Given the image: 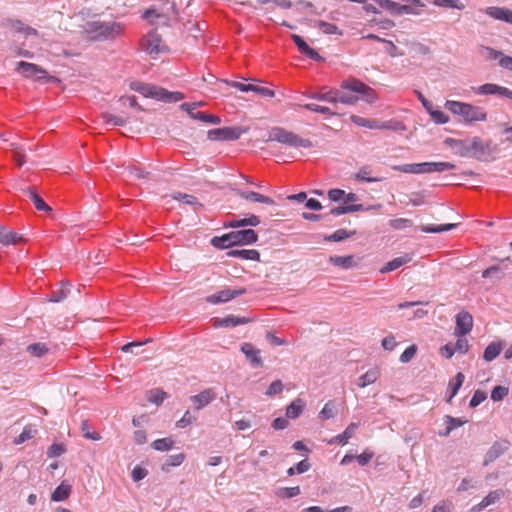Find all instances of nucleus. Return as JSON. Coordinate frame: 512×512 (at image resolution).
<instances>
[{
    "mask_svg": "<svg viewBox=\"0 0 512 512\" xmlns=\"http://www.w3.org/2000/svg\"><path fill=\"white\" fill-rule=\"evenodd\" d=\"M130 88L146 98H152L166 103L178 102L184 98V94L181 92H170L165 88L140 81L132 82Z\"/></svg>",
    "mask_w": 512,
    "mask_h": 512,
    "instance_id": "1",
    "label": "nucleus"
},
{
    "mask_svg": "<svg viewBox=\"0 0 512 512\" xmlns=\"http://www.w3.org/2000/svg\"><path fill=\"white\" fill-rule=\"evenodd\" d=\"M450 112L459 117V121L471 124L487 120V112L484 108L474 106L470 103L450 100Z\"/></svg>",
    "mask_w": 512,
    "mask_h": 512,
    "instance_id": "2",
    "label": "nucleus"
},
{
    "mask_svg": "<svg viewBox=\"0 0 512 512\" xmlns=\"http://www.w3.org/2000/svg\"><path fill=\"white\" fill-rule=\"evenodd\" d=\"M268 141H277L293 148H311L313 143L309 139L288 131L282 127H274L271 129Z\"/></svg>",
    "mask_w": 512,
    "mask_h": 512,
    "instance_id": "3",
    "label": "nucleus"
},
{
    "mask_svg": "<svg viewBox=\"0 0 512 512\" xmlns=\"http://www.w3.org/2000/svg\"><path fill=\"white\" fill-rule=\"evenodd\" d=\"M160 1L168 7L160 11L154 7H151L143 13L142 18L149 21L151 25L161 24L163 26H168L170 23L171 16L177 14L176 4L174 2H171L170 0Z\"/></svg>",
    "mask_w": 512,
    "mask_h": 512,
    "instance_id": "4",
    "label": "nucleus"
},
{
    "mask_svg": "<svg viewBox=\"0 0 512 512\" xmlns=\"http://www.w3.org/2000/svg\"><path fill=\"white\" fill-rule=\"evenodd\" d=\"M16 71L20 73L24 78L32 79L34 81H58L57 78L50 76L44 68L34 63L20 61L16 65Z\"/></svg>",
    "mask_w": 512,
    "mask_h": 512,
    "instance_id": "5",
    "label": "nucleus"
},
{
    "mask_svg": "<svg viewBox=\"0 0 512 512\" xmlns=\"http://www.w3.org/2000/svg\"><path fill=\"white\" fill-rule=\"evenodd\" d=\"M394 170L410 173V174H425L433 172H442L448 169V163L446 162H423L415 164H404L396 165L393 167Z\"/></svg>",
    "mask_w": 512,
    "mask_h": 512,
    "instance_id": "6",
    "label": "nucleus"
},
{
    "mask_svg": "<svg viewBox=\"0 0 512 512\" xmlns=\"http://www.w3.org/2000/svg\"><path fill=\"white\" fill-rule=\"evenodd\" d=\"M498 148L496 145H492L491 142H484L479 137L472 138V155L471 157L476 158L483 162H491L495 160Z\"/></svg>",
    "mask_w": 512,
    "mask_h": 512,
    "instance_id": "7",
    "label": "nucleus"
},
{
    "mask_svg": "<svg viewBox=\"0 0 512 512\" xmlns=\"http://www.w3.org/2000/svg\"><path fill=\"white\" fill-rule=\"evenodd\" d=\"M340 86L342 89L360 94L362 99L368 103H373L377 100V94L374 89L357 79L342 81Z\"/></svg>",
    "mask_w": 512,
    "mask_h": 512,
    "instance_id": "8",
    "label": "nucleus"
},
{
    "mask_svg": "<svg viewBox=\"0 0 512 512\" xmlns=\"http://www.w3.org/2000/svg\"><path fill=\"white\" fill-rule=\"evenodd\" d=\"M142 48L146 53L153 57L168 51V48L163 43L161 36L155 30L147 33L142 39Z\"/></svg>",
    "mask_w": 512,
    "mask_h": 512,
    "instance_id": "9",
    "label": "nucleus"
},
{
    "mask_svg": "<svg viewBox=\"0 0 512 512\" xmlns=\"http://www.w3.org/2000/svg\"><path fill=\"white\" fill-rule=\"evenodd\" d=\"M89 31L95 33L99 37L113 38L119 36L122 31V25L116 22L94 21L89 24Z\"/></svg>",
    "mask_w": 512,
    "mask_h": 512,
    "instance_id": "10",
    "label": "nucleus"
},
{
    "mask_svg": "<svg viewBox=\"0 0 512 512\" xmlns=\"http://www.w3.org/2000/svg\"><path fill=\"white\" fill-rule=\"evenodd\" d=\"M247 130L248 129L241 127L216 128L208 132V138L213 141L237 140L243 133H246Z\"/></svg>",
    "mask_w": 512,
    "mask_h": 512,
    "instance_id": "11",
    "label": "nucleus"
},
{
    "mask_svg": "<svg viewBox=\"0 0 512 512\" xmlns=\"http://www.w3.org/2000/svg\"><path fill=\"white\" fill-rule=\"evenodd\" d=\"M358 199L359 197L357 194L346 193L343 204L332 208L330 210V214L338 216L363 210L364 206L356 203Z\"/></svg>",
    "mask_w": 512,
    "mask_h": 512,
    "instance_id": "12",
    "label": "nucleus"
},
{
    "mask_svg": "<svg viewBox=\"0 0 512 512\" xmlns=\"http://www.w3.org/2000/svg\"><path fill=\"white\" fill-rule=\"evenodd\" d=\"M24 193L29 197V199L33 202L35 208L38 211H46L51 213L49 220L50 221H63L64 215L62 212L58 211L55 213H52L51 207L45 203V201L32 189L27 188L24 190Z\"/></svg>",
    "mask_w": 512,
    "mask_h": 512,
    "instance_id": "13",
    "label": "nucleus"
},
{
    "mask_svg": "<svg viewBox=\"0 0 512 512\" xmlns=\"http://www.w3.org/2000/svg\"><path fill=\"white\" fill-rule=\"evenodd\" d=\"M350 119L357 126L367 127L370 129L394 130L397 128L398 124L392 121L379 122L376 119H367L357 115H351Z\"/></svg>",
    "mask_w": 512,
    "mask_h": 512,
    "instance_id": "14",
    "label": "nucleus"
},
{
    "mask_svg": "<svg viewBox=\"0 0 512 512\" xmlns=\"http://www.w3.org/2000/svg\"><path fill=\"white\" fill-rule=\"evenodd\" d=\"M473 328V317L467 311H461L455 316V336H466Z\"/></svg>",
    "mask_w": 512,
    "mask_h": 512,
    "instance_id": "15",
    "label": "nucleus"
},
{
    "mask_svg": "<svg viewBox=\"0 0 512 512\" xmlns=\"http://www.w3.org/2000/svg\"><path fill=\"white\" fill-rule=\"evenodd\" d=\"M245 292L246 290L244 288L224 289L216 294L208 296L206 301L210 304L226 303L237 296L243 295Z\"/></svg>",
    "mask_w": 512,
    "mask_h": 512,
    "instance_id": "16",
    "label": "nucleus"
},
{
    "mask_svg": "<svg viewBox=\"0 0 512 512\" xmlns=\"http://www.w3.org/2000/svg\"><path fill=\"white\" fill-rule=\"evenodd\" d=\"M510 447V443L506 440L494 442L489 450L486 452L483 460V465L488 466L500 456H502Z\"/></svg>",
    "mask_w": 512,
    "mask_h": 512,
    "instance_id": "17",
    "label": "nucleus"
},
{
    "mask_svg": "<svg viewBox=\"0 0 512 512\" xmlns=\"http://www.w3.org/2000/svg\"><path fill=\"white\" fill-rule=\"evenodd\" d=\"M163 198L165 200H168V198H171L172 200L177 201L181 205H187V206L192 207L194 210H197V209L203 207L199 198L193 194L174 192L170 195H165Z\"/></svg>",
    "mask_w": 512,
    "mask_h": 512,
    "instance_id": "18",
    "label": "nucleus"
},
{
    "mask_svg": "<svg viewBox=\"0 0 512 512\" xmlns=\"http://www.w3.org/2000/svg\"><path fill=\"white\" fill-rule=\"evenodd\" d=\"M225 83L229 86L239 89L242 92L252 91V92L258 93L259 95H261L263 97H274L275 96V92L266 87H261V86H257V85H253V84H244L241 82L228 81V80H225Z\"/></svg>",
    "mask_w": 512,
    "mask_h": 512,
    "instance_id": "19",
    "label": "nucleus"
},
{
    "mask_svg": "<svg viewBox=\"0 0 512 512\" xmlns=\"http://www.w3.org/2000/svg\"><path fill=\"white\" fill-rule=\"evenodd\" d=\"M450 151L461 157H471L472 138L470 139H450Z\"/></svg>",
    "mask_w": 512,
    "mask_h": 512,
    "instance_id": "20",
    "label": "nucleus"
},
{
    "mask_svg": "<svg viewBox=\"0 0 512 512\" xmlns=\"http://www.w3.org/2000/svg\"><path fill=\"white\" fill-rule=\"evenodd\" d=\"M216 398V393L213 389L208 388L200 393L191 396L189 399L193 403L196 410H200L208 406Z\"/></svg>",
    "mask_w": 512,
    "mask_h": 512,
    "instance_id": "21",
    "label": "nucleus"
},
{
    "mask_svg": "<svg viewBox=\"0 0 512 512\" xmlns=\"http://www.w3.org/2000/svg\"><path fill=\"white\" fill-rule=\"evenodd\" d=\"M235 191H236V194L243 200H246L249 202H257V203L265 204L268 206H275V201L269 196L260 194L258 192L246 191V190H241V189H237Z\"/></svg>",
    "mask_w": 512,
    "mask_h": 512,
    "instance_id": "22",
    "label": "nucleus"
},
{
    "mask_svg": "<svg viewBox=\"0 0 512 512\" xmlns=\"http://www.w3.org/2000/svg\"><path fill=\"white\" fill-rule=\"evenodd\" d=\"M180 108L185 110L193 119L210 124H219L221 122L220 117L216 115L206 114L204 112H194V107L190 103H183L180 105Z\"/></svg>",
    "mask_w": 512,
    "mask_h": 512,
    "instance_id": "23",
    "label": "nucleus"
},
{
    "mask_svg": "<svg viewBox=\"0 0 512 512\" xmlns=\"http://www.w3.org/2000/svg\"><path fill=\"white\" fill-rule=\"evenodd\" d=\"M240 350L253 367H261L263 365V361L260 357L261 351L255 348L251 343H243Z\"/></svg>",
    "mask_w": 512,
    "mask_h": 512,
    "instance_id": "24",
    "label": "nucleus"
},
{
    "mask_svg": "<svg viewBox=\"0 0 512 512\" xmlns=\"http://www.w3.org/2000/svg\"><path fill=\"white\" fill-rule=\"evenodd\" d=\"M231 233L235 245H249L255 243L258 239L257 233L252 229L237 230Z\"/></svg>",
    "mask_w": 512,
    "mask_h": 512,
    "instance_id": "25",
    "label": "nucleus"
},
{
    "mask_svg": "<svg viewBox=\"0 0 512 512\" xmlns=\"http://www.w3.org/2000/svg\"><path fill=\"white\" fill-rule=\"evenodd\" d=\"M291 38L294 41V43L296 44V46L301 54L305 55L306 57H308L314 61L322 60V57L319 55V53L316 50H314L313 48H311L301 36H299L297 34H292Z\"/></svg>",
    "mask_w": 512,
    "mask_h": 512,
    "instance_id": "26",
    "label": "nucleus"
},
{
    "mask_svg": "<svg viewBox=\"0 0 512 512\" xmlns=\"http://www.w3.org/2000/svg\"><path fill=\"white\" fill-rule=\"evenodd\" d=\"M249 322L248 318L239 317L234 315H228L223 318H215L214 319V327H235L238 325H243Z\"/></svg>",
    "mask_w": 512,
    "mask_h": 512,
    "instance_id": "27",
    "label": "nucleus"
},
{
    "mask_svg": "<svg viewBox=\"0 0 512 512\" xmlns=\"http://www.w3.org/2000/svg\"><path fill=\"white\" fill-rule=\"evenodd\" d=\"M23 240L22 235L13 232L9 226H0V244L11 245Z\"/></svg>",
    "mask_w": 512,
    "mask_h": 512,
    "instance_id": "28",
    "label": "nucleus"
},
{
    "mask_svg": "<svg viewBox=\"0 0 512 512\" xmlns=\"http://www.w3.org/2000/svg\"><path fill=\"white\" fill-rule=\"evenodd\" d=\"M339 96H340V90L331 89L326 92L314 93L310 96V98L320 101V102L330 103V104L334 105V108H337L336 105L338 104Z\"/></svg>",
    "mask_w": 512,
    "mask_h": 512,
    "instance_id": "29",
    "label": "nucleus"
},
{
    "mask_svg": "<svg viewBox=\"0 0 512 512\" xmlns=\"http://www.w3.org/2000/svg\"><path fill=\"white\" fill-rule=\"evenodd\" d=\"M300 107L312 111L315 113H320L322 115H325L326 117H333V116H341L342 113H340L337 108H330L328 106H323L315 103H307L304 105H300Z\"/></svg>",
    "mask_w": 512,
    "mask_h": 512,
    "instance_id": "30",
    "label": "nucleus"
},
{
    "mask_svg": "<svg viewBox=\"0 0 512 512\" xmlns=\"http://www.w3.org/2000/svg\"><path fill=\"white\" fill-rule=\"evenodd\" d=\"M486 14L490 17L512 24V10L502 7H488Z\"/></svg>",
    "mask_w": 512,
    "mask_h": 512,
    "instance_id": "31",
    "label": "nucleus"
},
{
    "mask_svg": "<svg viewBox=\"0 0 512 512\" xmlns=\"http://www.w3.org/2000/svg\"><path fill=\"white\" fill-rule=\"evenodd\" d=\"M379 376L380 370L377 367L371 368L357 379V386L360 388H365L368 385L375 383Z\"/></svg>",
    "mask_w": 512,
    "mask_h": 512,
    "instance_id": "32",
    "label": "nucleus"
},
{
    "mask_svg": "<svg viewBox=\"0 0 512 512\" xmlns=\"http://www.w3.org/2000/svg\"><path fill=\"white\" fill-rule=\"evenodd\" d=\"M504 492L500 489L491 491L486 497L482 499L480 503L473 507L474 511H481L486 507L496 503L502 496Z\"/></svg>",
    "mask_w": 512,
    "mask_h": 512,
    "instance_id": "33",
    "label": "nucleus"
},
{
    "mask_svg": "<svg viewBox=\"0 0 512 512\" xmlns=\"http://www.w3.org/2000/svg\"><path fill=\"white\" fill-rule=\"evenodd\" d=\"M411 259H412V257L409 254H405L403 256L394 258L393 260L387 262L380 269V273L384 274V273H388V272L394 271V270L398 269L399 267H401L402 265L410 262Z\"/></svg>",
    "mask_w": 512,
    "mask_h": 512,
    "instance_id": "34",
    "label": "nucleus"
},
{
    "mask_svg": "<svg viewBox=\"0 0 512 512\" xmlns=\"http://www.w3.org/2000/svg\"><path fill=\"white\" fill-rule=\"evenodd\" d=\"M304 408L305 402L300 398H296L287 406L286 417L289 419H297L302 414Z\"/></svg>",
    "mask_w": 512,
    "mask_h": 512,
    "instance_id": "35",
    "label": "nucleus"
},
{
    "mask_svg": "<svg viewBox=\"0 0 512 512\" xmlns=\"http://www.w3.org/2000/svg\"><path fill=\"white\" fill-rule=\"evenodd\" d=\"M9 147L12 151V158L17 166L21 167L26 163L25 149L18 143L10 142Z\"/></svg>",
    "mask_w": 512,
    "mask_h": 512,
    "instance_id": "36",
    "label": "nucleus"
},
{
    "mask_svg": "<svg viewBox=\"0 0 512 512\" xmlns=\"http://www.w3.org/2000/svg\"><path fill=\"white\" fill-rule=\"evenodd\" d=\"M329 262L332 263L335 266L341 267L343 269H349L354 266H356V262L354 260V257L352 255L347 256H330Z\"/></svg>",
    "mask_w": 512,
    "mask_h": 512,
    "instance_id": "37",
    "label": "nucleus"
},
{
    "mask_svg": "<svg viewBox=\"0 0 512 512\" xmlns=\"http://www.w3.org/2000/svg\"><path fill=\"white\" fill-rule=\"evenodd\" d=\"M230 257H239L246 260H260V253L254 249L231 250L227 253Z\"/></svg>",
    "mask_w": 512,
    "mask_h": 512,
    "instance_id": "38",
    "label": "nucleus"
},
{
    "mask_svg": "<svg viewBox=\"0 0 512 512\" xmlns=\"http://www.w3.org/2000/svg\"><path fill=\"white\" fill-rule=\"evenodd\" d=\"M211 244L218 249H226L234 246L232 233H226L219 237H213Z\"/></svg>",
    "mask_w": 512,
    "mask_h": 512,
    "instance_id": "39",
    "label": "nucleus"
},
{
    "mask_svg": "<svg viewBox=\"0 0 512 512\" xmlns=\"http://www.w3.org/2000/svg\"><path fill=\"white\" fill-rule=\"evenodd\" d=\"M71 492V486L69 484L61 483L51 494V500L55 502L64 501L67 499Z\"/></svg>",
    "mask_w": 512,
    "mask_h": 512,
    "instance_id": "40",
    "label": "nucleus"
},
{
    "mask_svg": "<svg viewBox=\"0 0 512 512\" xmlns=\"http://www.w3.org/2000/svg\"><path fill=\"white\" fill-rule=\"evenodd\" d=\"M101 117L105 124L111 126H124L129 121L128 116H117L109 112L102 113Z\"/></svg>",
    "mask_w": 512,
    "mask_h": 512,
    "instance_id": "41",
    "label": "nucleus"
},
{
    "mask_svg": "<svg viewBox=\"0 0 512 512\" xmlns=\"http://www.w3.org/2000/svg\"><path fill=\"white\" fill-rule=\"evenodd\" d=\"M457 340L453 346L450 347V358L455 354H466L469 351L470 344L466 336H456Z\"/></svg>",
    "mask_w": 512,
    "mask_h": 512,
    "instance_id": "42",
    "label": "nucleus"
},
{
    "mask_svg": "<svg viewBox=\"0 0 512 512\" xmlns=\"http://www.w3.org/2000/svg\"><path fill=\"white\" fill-rule=\"evenodd\" d=\"M502 350L503 345L501 343L492 342L485 348L483 358L485 361L491 362L499 356Z\"/></svg>",
    "mask_w": 512,
    "mask_h": 512,
    "instance_id": "43",
    "label": "nucleus"
},
{
    "mask_svg": "<svg viewBox=\"0 0 512 512\" xmlns=\"http://www.w3.org/2000/svg\"><path fill=\"white\" fill-rule=\"evenodd\" d=\"M358 426V423L354 422L349 424L348 427L344 430V432L337 435L333 440H331L330 443L337 441L341 445H346L348 443V440L353 436Z\"/></svg>",
    "mask_w": 512,
    "mask_h": 512,
    "instance_id": "44",
    "label": "nucleus"
},
{
    "mask_svg": "<svg viewBox=\"0 0 512 512\" xmlns=\"http://www.w3.org/2000/svg\"><path fill=\"white\" fill-rule=\"evenodd\" d=\"M487 50L489 51L491 57H493L494 59H499V65L502 68L512 71V57L511 56L503 55L502 52L496 51L491 48H487Z\"/></svg>",
    "mask_w": 512,
    "mask_h": 512,
    "instance_id": "45",
    "label": "nucleus"
},
{
    "mask_svg": "<svg viewBox=\"0 0 512 512\" xmlns=\"http://www.w3.org/2000/svg\"><path fill=\"white\" fill-rule=\"evenodd\" d=\"M355 180L364 182H378L381 181V178L373 177L372 169L368 166H364L360 168L359 171L355 174Z\"/></svg>",
    "mask_w": 512,
    "mask_h": 512,
    "instance_id": "46",
    "label": "nucleus"
},
{
    "mask_svg": "<svg viewBox=\"0 0 512 512\" xmlns=\"http://www.w3.org/2000/svg\"><path fill=\"white\" fill-rule=\"evenodd\" d=\"M185 460L183 453L173 454L166 458L165 463L162 466V470L168 472L170 467L180 466Z\"/></svg>",
    "mask_w": 512,
    "mask_h": 512,
    "instance_id": "47",
    "label": "nucleus"
},
{
    "mask_svg": "<svg viewBox=\"0 0 512 512\" xmlns=\"http://www.w3.org/2000/svg\"><path fill=\"white\" fill-rule=\"evenodd\" d=\"M380 8V12L387 11L393 16H397L398 3L392 0H373Z\"/></svg>",
    "mask_w": 512,
    "mask_h": 512,
    "instance_id": "48",
    "label": "nucleus"
},
{
    "mask_svg": "<svg viewBox=\"0 0 512 512\" xmlns=\"http://www.w3.org/2000/svg\"><path fill=\"white\" fill-rule=\"evenodd\" d=\"M26 350L31 356L40 358L49 351V348L47 344L39 342L28 345Z\"/></svg>",
    "mask_w": 512,
    "mask_h": 512,
    "instance_id": "49",
    "label": "nucleus"
},
{
    "mask_svg": "<svg viewBox=\"0 0 512 512\" xmlns=\"http://www.w3.org/2000/svg\"><path fill=\"white\" fill-rule=\"evenodd\" d=\"M315 25L324 34H327V35H332V34L342 35V31L335 24L328 23V22H325V21H322V20H318V21L315 22Z\"/></svg>",
    "mask_w": 512,
    "mask_h": 512,
    "instance_id": "50",
    "label": "nucleus"
},
{
    "mask_svg": "<svg viewBox=\"0 0 512 512\" xmlns=\"http://www.w3.org/2000/svg\"><path fill=\"white\" fill-rule=\"evenodd\" d=\"M355 234V231H348L346 229H339L333 234L325 236L326 241L341 242Z\"/></svg>",
    "mask_w": 512,
    "mask_h": 512,
    "instance_id": "51",
    "label": "nucleus"
},
{
    "mask_svg": "<svg viewBox=\"0 0 512 512\" xmlns=\"http://www.w3.org/2000/svg\"><path fill=\"white\" fill-rule=\"evenodd\" d=\"M174 441L171 438H161L152 442L151 446L156 451H169L173 447Z\"/></svg>",
    "mask_w": 512,
    "mask_h": 512,
    "instance_id": "52",
    "label": "nucleus"
},
{
    "mask_svg": "<svg viewBox=\"0 0 512 512\" xmlns=\"http://www.w3.org/2000/svg\"><path fill=\"white\" fill-rule=\"evenodd\" d=\"M166 396L167 394L160 389H153L147 392V400L156 405L161 404Z\"/></svg>",
    "mask_w": 512,
    "mask_h": 512,
    "instance_id": "53",
    "label": "nucleus"
},
{
    "mask_svg": "<svg viewBox=\"0 0 512 512\" xmlns=\"http://www.w3.org/2000/svg\"><path fill=\"white\" fill-rule=\"evenodd\" d=\"M301 493L299 486L284 487L278 490L277 495L283 499H290L298 496Z\"/></svg>",
    "mask_w": 512,
    "mask_h": 512,
    "instance_id": "54",
    "label": "nucleus"
},
{
    "mask_svg": "<svg viewBox=\"0 0 512 512\" xmlns=\"http://www.w3.org/2000/svg\"><path fill=\"white\" fill-rule=\"evenodd\" d=\"M309 469H310V463L308 462L307 459H304V460L300 461L299 463H297L295 466L290 467L287 470V474L289 476H293L296 473L302 474V473L307 472Z\"/></svg>",
    "mask_w": 512,
    "mask_h": 512,
    "instance_id": "55",
    "label": "nucleus"
},
{
    "mask_svg": "<svg viewBox=\"0 0 512 512\" xmlns=\"http://www.w3.org/2000/svg\"><path fill=\"white\" fill-rule=\"evenodd\" d=\"M509 393V390L505 386H495L491 391V399L493 401H501L503 400Z\"/></svg>",
    "mask_w": 512,
    "mask_h": 512,
    "instance_id": "56",
    "label": "nucleus"
},
{
    "mask_svg": "<svg viewBox=\"0 0 512 512\" xmlns=\"http://www.w3.org/2000/svg\"><path fill=\"white\" fill-rule=\"evenodd\" d=\"M336 410L332 402H327L319 413V418L323 420L331 419L335 416Z\"/></svg>",
    "mask_w": 512,
    "mask_h": 512,
    "instance_id": "57",
    "label": "nucleus"
},
{
    "mask_svg": "<svg viewBox=\"0 0 512 512\" xmlns=\"http://www.w3.org/2000/svg\"><path fill=\"white\" fill-rule=\"evenodd\" d=\"M497 84L486 83L474 89L478 95H495Z\"/></svg>",
    "mask_w": 512,
    "mask_h": 512,
    "instance_id": "58",
    "label": "nucleus"
},
{
    "mask_svg": "<svg viewBox=\"0 0 512 512\" xmlns=\"http://www.w3.org/2000/svg\"><path fill=\"white\" fill-rule=\"evenodd\" d=\"M416 353H417V346L411 345L404 350V352L400 355L399 360L401 363H408L415 357Z\"/></svg>",
    "mask_w": 512,
    "mask_h": 512,
    "instance_id": "59",
    "label": "nucleus"
},
{
    "mask_svg": "<svg viewBox=\"0 0 512 512\" xmlns=\"http://www.w3.org/2000/svg\"><path fill=\"white\" fill-rule=\"evenodd\" d=\"M36 430L32 429L30 426H27L23 429L22 433L14 440L15 444H22L25 441L33 438Z\"/></svg>",
    "mask_w": 512,
    "mask_h": 512,
    "instance_id": "60",
    "label": "nucleus"
},
{
    "mask_svg": "<svg viewBox=\"0 0 512 512\" xmlns=\"http://www.w3.org/2000/svg\"><path fill=\"white\" fill-rule=\"evenodd\" d=\"M196 421V417L191 414L189 410H187L182 418L176 422V426L178 428H185Z\"/></svg>",
    "mask_w": 512,
    "mask_h": 512,
    "instance_id": "61",
    "label": "nucleus"
},
{
    "mask_svg": "<svg viewBox=\"0 0 512 512\" xmlns=\"http://www.w3.org/2000/svg\"><path fill=\"white\" fill-rule=\"evenodd\" d=\"M487 398V395L482 390H476L470 400L469 406L471 408H475L478 405H480L483 401H485Z\"/></svg>",
    "mask_w": 512,
    "mask_h": 512,
    "instance_id": "62",
    "label": "nucleus"
},
{
    "mask_svg": "<svg viewBox=\"0 0 512 512\" xmlns=\"http://www.w3.org/2000/svg\"><path fill=\"white\" fill-rule=\"evenodd\" d=\"M65 447L62 444L54 443L52 444L47 451V455L49 458H56L61 456L65 452Z\"/></svg>",
    "mask_w": 512,
    "mask_h": 512,
    "instance_id": "63",
    "label": "nucleus"
},
{
    "mask_svg": "<svg viewBox=\"0 0 512 512\" xmlns=\"http://www.w3.org/2000/svg\"><path fill=\"white\" fill-rule=\"evenodd\" d=\"M283 388H284V385H283L282 381H281V380H275V381H273V382L269 385V387H268V389L266 390V393H265V394H266L267 396H274V395H276V394L281 393V392H282V390H283Z\"/></svg>",
    "mask_w": 512,
    "mask_h": 512,
    "instance_id": "64",
    "label": "nucleus"
}]
</instances>
